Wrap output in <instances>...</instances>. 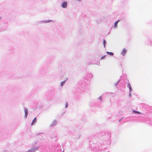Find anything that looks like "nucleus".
I'll list each match as a JSON object with an SVG mask.
<instances>
[{
	"instance_id": "16",
	"label": "nucleus",
	"mask_w": 152,
	"mask_h": 152,
	"mask_svg": "<svg viewBox=\"0 0 152 152\" xmlns=\"http://www.w3.org/2000/svg\"><path fill=\"white\" fill-rule=\"evenodd\" d=\"M4 152H8V151H4Z\"/></svg>"
},
{
	"instance_id": "12",
	"label": "nucleus",
	"mask_w": 152,
	"mask_h": 152,
	"mask_svg": "<svg viewBox=\"0 0 152 152\" xmlns=\"http://www.w3.org/2000/svg\"><path fill=\"white\" fill-rule=\"evenodd\" d=\"M106 41L104 39L103 40V44H104V47H105V45L106 43Z\"/></svg>"
},
{
	"instance_id": "4",
	"label": "nucleus",
	"mask_w": 152,
	"mask_h": 152,
	"mask_svg": "<svg viewBox=\"0 0 152 152\" xmlns=\"http://www.w3.org/2000/svg\"><path fill=\"white\" fill-rule=\"evenodd\" d=\"M62 7L63 8H66V1L64 2L62 4Z\"/></svg>"
},
{
	"instance_id": "13",
	"label": "nucleus",
	"mask_w": 152,
	"mask_h": 152,
	"mask_svg": "<svg viewBox=\"0 0 152 152\" xmlns=\"http://www.w3.org/2000/svg\"><path fill=\"white\" fill-rule=\"evenodd\" d=\"M64 83H65L64 81L62 82L61 84V86H62L64 84Z\"/></svg>"
},
{
	"instance_id": "19",
	"label": "nucleus",
	"mask_w": 152,
	"mask_h": 152,
	"mask_svg": "<svg viewBox=\"0 0 152 152\" xmlns=\"http://www.w3.org/2000/svg\"><path fill=\"white\" fill-rule=\"evenodd\" d=\"M37 142H36L35 143L36 144H37Z\"/></svg>"
},
{
	"instance_id": "10",
	"label": "nucleus",
	"mask_w": 152,
	"mask_h": 152,
	"mask_svg": "<svg viewBox=\"0 0 152 152\" xmlns=\"http://www.w3.org/2000/svg\"><path fill=\"white\" fill-rule=\"evenodd\" d=\"M26 152H34L32 149H30L28 150Z\"/></svg>"
},
{
	"instance_id": "15",
	"label": "nucleus",
	"mask_w": 152,
	"mask_h": 152,
	"mask_svg": "<svg viewBox=\"0 0 152 152\" xmlns=\"http://www.w3.org/2000/svg\"><path fill=\"white\" fill-rule=\"evenodd\" d=\"M102 152H108V151H102Z\"/></svg>"
},
{
	"instance_id": "5",
	"label": "nucleus",
	"mask_w": 152,
	"mask_h": 152,
	"mask_svg": "<svg viewBox=\"0 0 152 152\" xmlns=\"http://www.w3.org/2000/svg\"><path fill=\"white\" fill-rule=\"evenodd\" d=\"M119 20H118L117 21H116L115 23V24H114V27H116L117 26V25H118V22H119Z\"/></svg>"
},
{
	"instance_id": "8",
	"label": "nucleus",
	"mask_w": 152,
	"mask_h": 152,
	"mask_svg": "<svg viewBox=\"0 0 152 152\" xmlns=\"http://www.w3.org/2000/svg\"><path fill=\"white\" fill-rule=\"evenodd\" d=\"M37 122V118H35L33 120L32 124H34V123H36Z\"/></svg>"
},
{
	"instance_id": "6",
	"label": "nucleus",
	"mask_w": 152,
	"mask_h": 152,
	"mask_svg": "<svg viewBox=\"0 0 152 152\" xmlns=\"http://www.w3.org/2000/svg\"><path fill=\"white\" fill-rule=\"evenodd\" d=\"M24 111H25V115H26V117H27V116L28 115V110L26 108H25L24 109Z\"/></svg>"
},
{
	"instance_id": "14",
	"label": "nucleus",
	"mask_w": 152,
	"mask_h": 152,
	"mask_svg": "<svg viewBox=\"0 0 152 152\" xmlns=\"http://www.w3.org/2000/svg\"><path fill=\"white\" fill-rule=\"evenodd\" d=\"M105 56H105H105H102V57H101V59H104V58L105 57Z\"/></svg>"
},
{
	"instance_id": "2",
	"label": "nucleus",
	"mask_w": 152,
	"mask_h": 152,
	"mask_svg": "<svg viewBox=\"0 0 152 152\" xmlns=\"http://www.w3.org/2000/svg\"><path fill=\"white\" fill-rule=\"evenodd\" d=\"M39 147L38 146H34L31 148V149L34 152L36 151L39 149Z\"/></svg>"
},
{
	"instance_id": "18",
	"label": "nucleus",
	"mask_w": 152,
	"mask_h": 152,
	"mask_svg": "<svg viewBox=\"0 0 152 152\" xmlns=\"http://www.w3.org/2000/svg\"><path fill=\"white\" fill-rule=\"evenodd\" d=\"M65 107H66V106H65Z\"/></svg>"
},
{
	"instance_id": "17",
	"label": "nucleus",
	"mask_w": 152,
	"mask_h": 152,
	"mask_svg": "<svg viewBox=\"0 0 152 152\" xmlns=\"http://www.w3.org/2000/svg\"><path fill=\"white\" fill-rule=\"evenodd\" d=\"M1 19V17H0V20Z\"/></svg>"
},
{
	"instance_id": "1",
	"label": "nucleus",
	"mask_w": 152,
	"mask_h": 152,
	"mask_svg": "<svg viewBox=\"0 0 152 152\" xmlns=\"http://www.w3.org/2000/svg\"><path fill=\"white\" fill-rule=\"evenodd\" d=\"M106 136H107V140L106 141H104V143H102V142H99L98 143V147L97 149V150L98 151H101L100 148V147L103 146L104 145H105L106 146L109 145L110 143V138L111 137V135L110 133H107L106 134Z\"/></svg>"
},
{
	"instance_id": "11",
	"label": "nucleus",
	"mask_w": 152,
	"mask_h": 152,
	"mask_svg": "<svg viewBox=\"0 0 152 152\" xmlns=\"http://www.w3.org/2000/svg\"><path fill=\"white\" fill-rule=\"evenodd\" d=\"M133 112H134V113H137L138 114H140V113H140V112H138V111H135L134 110H133Z\"/></svg>"
},
{
	"instance_id": "9",
	"label": "nucleus",
	"mask_w": 152,
	"mask_h": 152,
	"mask_svg": "<svg viewBox=\"0 0 152 152\" xmlns=\"http://www.w3.org/2000/svg\"><path fill=\"white\" fill-rule=\"evenodd\" d=\"M107 53L108 54L111 55L112 56H113V53L110 52H107Z\"/></svg>"
},
{
	"instance_id": "7",
	"label": "nucleus",
	"mask_w": 152,
	"mask_h": 152,
	"mask_svg": "<svg viewBox=\"0 0 152 152\" xmlns=\"http://www.w3.org/2000/svg\"><path fill=\"white\" fill-rule=\"evenodd\" d=\"M128 86L129 88V90H130V91L132 90V88L131 87V85L130 84V83H129L128 84Z\"/></svg>"
},
{
	"instance_id": "3",
	"label": "nucleus",
	"mask_w": 152,
	"mask_h": 152,
	"mask_svg": "<svg viewBox=\"0 0 152 152\" xmlns=\"http://www.w3.org/2000/svg\"><path fill=\"white\" fill-rule=\"evenodd\" d=\"M127 52V50L125 49L124 48L121 53V54L123 56H124L125 54Z\"/></svg>"
}]
</instances>
